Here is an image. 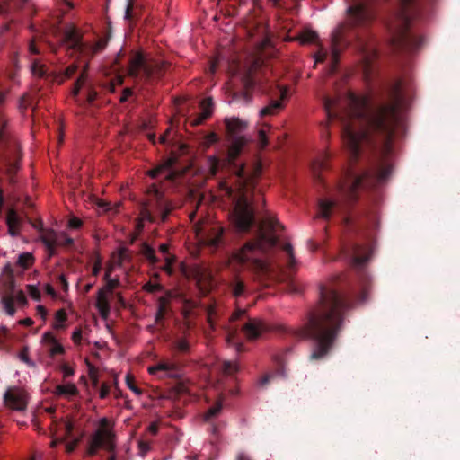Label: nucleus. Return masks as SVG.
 I'll use <instances>...</instances> for the list:
<instances>
[{
  "mask_svg": "<svg viewBox=\"0 0 460 460\" xmlns=\"http://www.w3.org/2000/svg\"><path fill=\"white\" fill-rule=\"evenodd\" d=\"M4 310L5 313L10 315L13 316L15 314L16 309L14 307V297L13 295H4L2 296L1 299Z\"/></svg>",
  "mask_w": 460,
  "mask_h": 460,
  "instance_id": "obj_28",
  "label": "nucleus"
},
{
  "mask_svg": "<svg viewBox=\"0 0 460 460\" xmlns=\"http://www.w3.org/2000/svg\"><path fill=\"white\" fill-rule=\"evenodd\" d=\"M176 261V257L172 254H168L164 257V265L161 267V269L166 272L168 275H172L174 273L173 264Z\"/></svg>",
  "mask_w": 460,
  "mask_h": 460,
  "instance_id": "obj_34",
  "label": "nucleus"
},
{
  "mask_svg": "<svg viewBox=\"0 0 460 460\" xmlns=\"http://www.w3.org/2000/svg\"><path fill=\"white\" fill-rule=\"evenodd\" d=\"M111 274V270L105 273L104 279H107V284L103 288L106 289L108 294H111L113 289L119 285V280L117 279H109Z\"/></svg>",
  "mask_w": 460,
  "mask_h": 460,
  "instance_id": "obj_37",
  "label": "nucleus"
},
{
  "mask_svg": "<svg viewBox=\"0 0 460 460\" xmlns=\"http://www.w3.org/2000/svg\"><path fill=\"white\" fill-rule=\"evenodd\" d=\"M40 239L45 246L58 244L59 234H58L54 230H46L41 234Z\"/></svg>",
  "mask_w": 460,
  "mask_h": 460,
  "instance_id": "obj_23",
  "label": "nucleus"
},
{
  "mask_svg": "<svg viewBox=\"0 0 460 460\" xmlns=\"http://www.w3.org/2000/svg\"><path fill=\"white\" fill-rule=\"evenodd\" d=\"M77 70V66L75 65H70L66 68L62 75H55L54 79L58 80L59 83H62L65 79L70 78Z\"/></svg>",
  "mask_w": 460,
  "mask_h": 460,
  "instance_id": "obj_35",
  "label": "nucleus"
},
{
  "mask_svg": "<svg viewBox=\"0 0 460 460\" xmlns=\"http://www.w3.org/2000/svg\"><path fill=\"white\" fill-rule=\"evenodd\" d=\"M6 94V92H0V107L4 103ZM6 125L7 121L0 111V166L13 178L20 169L22 155L19 144L5 133Z\"/></svg>",
  "mask_w": 460,
  "mask_h": 460,
  "instance_id": "obj_5",
  "label": "nucleus"
},
{
  "mask_svg": "<svg viewBox=\"0 0 460 460\" xmlns=\"http://www.w3.org/2000/svg\"><path fill=\"white\" fill-rule=\"evenodd\" d=\"M83 225V221L75 217H72L68 221V226L72 229H79Z\"/></svg>",
  "mask_w": 460,
  "mask_h": 460,
  "instance_id": "obj_50",
  "label": "nucleus"
},
{
  "mask_svg": "<svg viewBox=\"0 0 460 460\" xmlns=\"http://www.w3.org/2000/svg\"><path fill=\"white\" fill-rule=\"evenodd\" d=\"M108 426L109 420L106 418L100 420L99 429L91 436L88 441L86 448L88 456H96L98 451L103 448L111 454L107 460H116V454L114 453L116 447L115 434Z\"/></svg>",
  "mask_w": 460,
  "mask_h": 460,
  "instance_id": "obj_6",
  "label": "nucleus"
},
{
  "mask_svg": "<svg viewBox=\"0 0 460 460\" xmlns=\"http://www.w3.org/2000/svg\"><path fill=\"white\" fill-rule=\"evenodd\" d=\"M56 323H54V328L61 329L64 328L63 323L66 321L67 315L64 309H59L57 311L55 314Z\"/></svg>",
  "mask_w": 460,
  "mask_h": 460,
  "instance_id": "obj_36",
  "label": "nucleus"
},
{
  "mask_svg": "<svg viewBox=\"0 0 460 460\" xmlns=\"http://www.w3.org/2000/svg\"><path fill=\"white\" fill-rule=\"evenodd\" d=\"M64 427H65V430H66V437H71L72 433H73V430H74L73 423H71L69 421L65 422Z\"/></svg>",
  "mask_w": 460,
  "mask_h": 460,
  "instance_id": "obj_58",
  "label": "nucleus"
},
{
  "mask_svg": "<svg viewBox=\"0 0 460 460\" xmlns=\"http://www.w3.org/2000/svg\"><path fill=\"white\" fill-rule=\"evenodd\" d=\"M243 316H245V310H236L231 315L229 319V324L226 327L227 342L233 345H236L238 351L241 350L243 344L237 341V336L239 334V326L234 324V323Z\"/></svg>",
  "mask_w": 460,
  "mask_h": 460,
  "instance_id": "obj_11",
  "label": "nucleus"
},
{
  "mask_svg": "<svg viewBox=\"0 0 460 460\" xmlns=\"http://www.w3.org/2000/svg\"><path fill=\"white\" fill-rule=\"evenodd\" d=\"M257 226L256 237L246 242L241 248L233 252L230 257L232 265V276L227 281V287L235 298L243 296L247 290L245 280L241 276V271L244 269L250 270L256 279L263 281L275 275L277 270L280 268L279 264H273L270 259H266L267 253L275 248L279 239L273 234L277 227L282 226L275 218H266L262 223L255 222L251 227ZM235 228H237L234 226ZM250 228L249 230H251ZM238 232L239 230L236 229ZM247 231L246 233H249ZM240 233H243L240 231Z\"/></svg>",
  "mask_w": 460,
  "mask_h": 460,
  "instance_id": "obj_4",
  "label": "nucleus"
},
{
  "mask_svg": "<svg viewBox=\"0 0 460 460\" xmlns=\"http://www.w3.org/2000/svg\"><path fill=\"white\" fill-rule=\"evenodd\" d=\"M205 244L217 249L225 243L224 229L219 226H213L204 233L202 237Z\"/></svg>",
  "mask_w": 460,
  "mask_h": 460,
  "instance_id": "obj_12",
  "label": "nucleus"
},
{
  "mask_svg": "<svg viewBox=\"0 0 460 460\" xmlns=\"http://www.w3.org/2000/svg\"><path fill=\"white\" fill-rule=\"evenodd\" d=\"M327 57H328V51L323 46H320L319 50L314 55L315 62L323 63L326 60Z\"/></svg>",
  "mask_w": 460,
  "mask_h": 460,
  "instance_id": "obj_43",
  "label": "nucleus"
},
{
  "mask_svg": "<svg viewBox=\"0 0 460 460\" xmlns=\"http://www.w3.org/2000/svg\"><path fill=\"white\" fill-rule=\"evenodd\" d=\"M223 409L222 402L217 401L215 404L208 409V411L204 414V420L206 421H210L219 415Z\"/></svg>",
  "mask_w": 460,
  "mask_h": 460,
  "instance_id": "obj_29",
  "label": "nucleus"
},
{
  "mask_svg": "<svg viewBox=\"0 0 460 460\" xmlns=\"http://www.w3.org/2000/svg\"><path fill=\"white\" fill-rule=\"evenodd\" d=\"M287 254V267L289 271H295L296 267V260L294 255V250L290 243H286L282 247Z\"/></svg>",
  "mask_w": 460,
  "mask_h": 460,
  "instance_id": "obj_24",
  "label": "nucleus"
},
{
  "mask_svg": "<svg viewBox=\"0 0 460 460\" xmlns=\"http://www.w3.org/2000/svg\"><path fill=\"white\" fill-rule=\"evenodd\" d=\"M222 370L226 375H233L238 371V367L233 362L225 361L222 365Z\"/></svg>",
  "mask_w": 460,
  "mask_h": 460,
  "instance_id": "obj_38",
  "label": "nucleus"
},
{
  "mask_svg": "<svg viewBox=\"0 0 460 460\" xmlns=\"http://www.w3.org/2000/svg\"><path fill=\"white\" fill-rule=\"evenodd\" d=\"M58 244H52L51 246H45L48 251V257L51 258L56 254V248Z\"/></svg>",
  "mask_w": 460,
  "mask_h": 460,
  "instance_id": "obj_62",
  "label": "nucleus"
},
{
  "mask_svg": "<svg viewBox=\"0 0 460 460\" xmlns=\"http://www.w3.org/2000/svg\"><path fill=\"white\" fill-rule=\"evenodd\" d=\"M148 372L152 375H156L160 378L180 377V366L172 361L164 360L160 361L155 366L149 367Z\"/></svg>",
  "mask_w": 460,
  "mask_h": 460,
  "instance_id": "obj_9",
  "label": "nucleus"
},
{
  "mask_svg": "<svg viewBox=\"0 0 460 460\" xmlns=\"http://www.w3.org/2000/svg\"><path fill=\"white\" fill-rule=\"evenodd\" d=\"M340 207V201L322 199L319 200L318 217L329 219L335 209Z\"/></svg>",
  "mask_w": 460,
  "mask_h": 460,
  "instance_id": "obj_18",
  "label": "nucleus"
},
{
  "mask_svg": "<svg viewBox=\"0 0 460 460\" xmlns=\"http://www.w3.org/2000/svg\"><path fill=\"white\" fill-rule=\"evenodd\" d=\"M282 106L283 105L280 101H271L269 105L265 106L261 110L260 115L261 117L274 115L282 108Z\"/></svg>",
  "mask_w": 460,
  "mask_h": 460,
  "instance_id": "obj_26",
  "label": "nucleus"
},
{
  "mask_svg": "<svg viewBox=\"0 0 460 460\" xmlns=\"http://www.w3.org/2000/svg\"><path fill=\"white\" fill-rule=\"evenodd\" d=\"M85 80H86L85 75L84 74H81V75L78 77V79L76 80V82L75 84V89L73 92L74 95H77L79 93L80 89L84 85Z\"/></svg>",
  "mask_w": 460,
  "mask_h": 460,
  "instance_id": "obj_47",
  "label": "nucleus"
},
{
  "mask_svg": "<svg viewBox=\"0 0 460 460\" xmlns=\"http://www.w3.org/2000/svg\"><path fill=\"white\" fill-rule=\"evenodd\" d=\"M388 98L387 102L374 101L369 94L358 95L349 92L343 101L340 97L324 99L329 121L341 123L342 141L349 151L350 163L358 159L363 144H374V137L380 138L379 156L369 168L361 173L353 168L346 172L345 180L340 185L341 196L346 202H354L360 190L375 189L385 183L393 172V138L395 129L403 127L402 80L391 85Z\"/></svg>",
  "mask_w": 460,
  "mask_h": 460,
  "instance_id": "obj_1",
  "label": "nucleus"
},
{
  "mask_svg": "<svg viewBox=\"0 0 460 460\" xmlns=\"http://www.w3.org/2000/svg\"><path fill=\"white\" fill-rule=\"evenodd\" d=\"M7 226H19L20 219L15 211L11 210L7 215Z\"/></svg>",
  "mask_w": 460,
  "mask_h": 460,
  "instance_id": "obj_39",
  "label": "nucleus"
},
{
  "mask_svg": "<svg viewBox=\"0 0 460 460\" xmlns=\"http://www.w3.org/2000/svg\"><path fill=\"white\" fill-rule=\"evenodd\" d=\"M293 40H298L301 44H311V43H317L318 40V34L316 31L305 29L299 32L298 35H296L295 38L292 39Z\"/></svg>",
  "mask_w": 460,
  "mask_h": 460,
  "instance_id": "obj_21",
  "label": "nucleus"
},
{
  "mask_svg": "<svg viewBox=\"0 0 460 460\" xmlns=\"http://www.w3.org/2000/svg\"><path fill=\"white\" fill-rule=\"evenodd\" d=\"M64 40L69 48L79 52H84V45L82 41L81 35L75 28H69L65 31Z\"/></svg>",
  "mask_w": 460,
  "mask_h": 460,
  "instance_id": "obj_15",
  "label": "nucleus"
},
{
  "mask_svg": "<svg viewBox=\"0 0 460 460\" xmlns=\"http://www.w3.org/2000/svg\"><path fill=\"white\" fill-rule=\"evenodd\" d=\"M327 159L328 156L326 155L319 160L314 161L312 165L313 172L314 176L317 177L319 180H321V171L328 169Z\"/></svg>",
  "mask_w": 460,
  "mask_h": 460,
  "instance_id": "obj_32",
  "label": "nucleus"
},
{
  "mask_svg": "<svg viewBox=\"0 0 460 460\" xmlns=\"http://www.w3.org/2000/svg\"><path fill=\"white\" fill-rule=\"evenodd\" d=\"M54 394L58 396L71 397L78 394V389L73 383H67L65 385H58L55 387Z\"/></svg>",
  "mask_w": 460,
  "mask_h": 460,
  "instance_id": "obj_20",
  "label": "nucleus"
},
{
  "mask_svg": "<svg viewBox=\"0 0 460 460\" xmlns=\"http://www.w3.org/2000/svg\"><path fill=\"white\" fill-rule=\"evenodd\" d=\"M109 394H110V387L107 384L103 383L101 386L100 393H99L100 398L105 399L109 395Z\"/></svg>",
  "mask_w": 460,
  "mask_h": 460,
  "instance_id": "obj_55",
  "label": "nucleus"
},
{
  "mask_svg": "<svg viewBox=\"0 0 460 460\" xmlns=\"http://www.w3.org/2000/svg\"><path fill=\"white\" fill-rule=\"evenodd\" d=\"M128 75L136 80L149 81L162 75V67L147 62L141 53H137L128 60Z\"/></svg>",
  "mask_w": 460,
  "mask_h": 460,
  "instance_id": "obj_8",
  "label": "nucleus"
},
{
  "mask_svg": "<svg viewBox=\"0 0 460 460\" xmlns=\"http://www.w3.org/2000/svg\"><path fill=\"white\" fill-rule=\"evenodd\" d=\"M144 289L147 292L154 293L160 291L162 289V286L160 284L147 282L145 284Z\"/></svg>",
  "mask_w": 460,
  "mask_h": 460,
  "instance_id": "obj_48",
  "label": "nucleus"
},
{
  "mask_svg": "<svg viewBox=\"0 0 460 460\" xmlns=\"http://www.w3.org/2000/svg\"><path fill=\"white\" fill-rule=\"evenodd\" d=\"M147 194L151 209L145 208L142 210L143 219L155 223L159 218L160 223L165 222L172 208L164 199L163 192L155 184H152L147 190Z\"/></svg>",
  "mask_w": 460,
  "mask_h": 460,
  "instance_id": "obj_7",
  "label": "nucleus"
},
{
  "mask_svg": "<svg viewBox=\"0 0 460 460\" xmlns=\"http://www.w3.org/2000/svg\"><path fill=\"white\" fill-rule=\"evenodd\" d=\"M31 73L33 75L38 76L40 78H44L49 76L48 69L45 65L40 64L38 59H34L31 64Z\"/></svg>",
  "mask_w": 460,
  "mask_h": 460,
  "instance_id": "obj_30",
  "label": "nucleus"
},
{
  "mask_svg": "<svg viewBox=\"0 0 460 460\" xmlns=\"http://www.w3.org/2000/svg\"><path fill=\"white\" fill-rule=\"evenodd\" d=\"M219 140V137L217 133L210 132L208 135L205 136L204 142L205 145L208 147L213 144L217 143Z\"/></svg>",
  "mask_w": 460,
  "mask_h": 460,
  "instance_id": "obj_44",
  "label": "nucleus"
},
{
  "mask_svg": "<svg viewBox=\"0 0 460 460\" xmlns=\"http://www.w3.org/2000/svg\"><path fill=\"white\" fill-rule=\"evenodd\" d=\"M41 341L47 346L48 353L51 358L65 353L64 347L58 341L52 332H45L42 335Z\"/></svg>",
  "mask_w": 460,
  "mask_h": 460,
  "instance_id": "obj_14",
  "label": "nucleus"
},
{
  "mask_svg": "<svg viewBox=\"0 0 460 460\" xmlns=\"http://www.w3.org/2000/svg\"><path fill=\"white\" fill-rule=\"evenodd\" d=\"M214 103L211 97L203 99L200 102L201 112L191 121L193 126L202 124L213 113Z\"/></svg>",
  "mask_w": 460,
  "mask_h": 460,
  "instance_id": "obj_17",
  "label": "nucleus"
},
{
  "mask_svg": "<svg viewBox=\"0 0 460 460\" xmlns=\"http://www.w3.org/2000/svg\"><path fill=\"white\" fill-rule=\"evenodd\" d=\"M34 262V257L31 252H22L19 255L17 265L23 270H28Z\"/></svg>",
  "mask_w": 460,
  "mask_h": 460,
  "instance_id": "obj_31",
  "label": "nucleus"
},
{
  "mask_svg": "<svg viewBox=\"0 0 460 460\" xmlns=\"http://www.w3.org/2000/svg\"><path fill=\"white\" fill-rule=\"evenodd\" d=\"M97 97V92L93 89H89L87 93V102L93 104Z\"/></svg>",
  "mask_w": 460,
  "mask_h": 460,
  "instance_id": "obj_56",
  "label": "nucleus"
},
{
  "mask_svg": "<svg viewBox=\"0 0 460 460\" xmlns=\"http://www.w3.org/2000/svg\"><path fill=\"white\" fill-rule=\"evenodd\" d=\"M241 331L249 341H255L259 339L263 332L268 331V326L260 319L248 318L247 322L242 325Z\"/></svg>",
  "mask_w": 460,
  "mask_h": 460,
  "instance_id": "obj_10",
  "label": "nucleus"
},
{
  "mask_svg": "<svg viewBox=\"0 0 460 460\" xmlns=\"http://www.w3.org/2000/svg\"><path fill=\"white\" fill-rule=\"evenodd\" d=\"M133 94V91L131 88H124L122 92V95L119 98L120 102H125L128 101V99Z\"/></svg>",
  "mask_w": 460,
  "mask_h": 460,
  "instance_id": "obj_54",
  "label": "nucleus"
},
{
  "mask_svg": "<svg viewBox=\"0 0 460 460\" xmlns=\"http://www.w3.org/2000/svg\"><path fill=\"white\" fill-rule=\"evenodd\" d=\"M172 349L178 354H187L190 349V345L186 338H177L172 342Z\"/></svg>",
  "mask_w": 460,
  "mask_h": 460,
  "instance_id": "obj_22",
  "label": "nucleus"
},
{
  "mask_svg": "<svg viewBox=\"0 0 460 460\" xmlns=\"http://www.w3.org/2000/svg\"><path fill=\"white\" fill-rule=\"evenodd\" d=\"M79 438H75L73 439L71 442H68L66 444V450L67 453H72L75 451V449L76 448L78 443H79Z\"/></svg>",
  "mask_w": 460,
  "mask_h": 460,
  "instance_id": "obj_53",
  "label": "nucleus"
},
{
  "mask_svg": "<svg viewBox=\"0 0 460 460\" xmlns=\"http://www.w3.org/2000/svg\"><path fill=\"white\" fill-rule=\"evenodd\" d=\"M27 290L30 296L35 301H40L41 295L39 288L33 285H27Z\"/></svg>",
  "mask_w": 460,
  "mask_h": 460,
  "instance_id": "obj_40",
  "label": "nucleus"
},
{
  "mask_svg": "<svg viewBox=\"0 0 460 460\" xmlns=\"http://www.w3.org/2000/svg\"><path fill=\"white\" fill-rule=\"evenodd\" d=\"M29 51L31 54H33V55H37L39 54V49L35 44V40H31L30 44H29Z\"/></svg>",
  "mask_w": 460,
  "mask_h": 460,
  "instance_id": "obj_60",
  "label": "nucleus"
},
{
  "mask_svg": "<svg viewBox=\"0 0 460 460\" xmlns=\"http://www.w3.org/2000/svg\"><path fill=\"white\" fill-rule=\"evenodd\" d=\"M124 18L127 21H130L134 18L133 1L132 0H127V6H126V10H125Z\"/></svg>",
  "mask_w": 460,
  "mask_h": 460,
  "instance_id": "obj_46",
  "label": "nucleus"
},
{
  "mask_svg": "<svg viewBox=\"0 0 460 460\" xmlns=\"http://www.w3.org/2000/svg\"><path fill=\"white\" fill-rule=\"evenodd\" d=\"M37 315L40 316L43 320L46 319L47 316V309L43 305H38L37 308Z\"/></svg>",
  "mask_w": 460,
  "mask_h": 460,
  "instance_id": "obj_59",
  "label": "nucleus"
},
{
  "mask_svg": "<svg viewBox=\"0 0 460 460\" xmlns=\"http://www.w3.org/2000/svg\"><path fill=\"white\" fill-rule=\"evenodd\" d=\"M126 383H127V385L128 387L133 392L135 393L137 395H140L142 394V390L140 388H138L135 383H134V378L133 376H131L130 375H128L127 377H126Z\"/></svg>",
  "mask_w": 460,
  "mask_h": 460,
  "instance_id": "obj_42",
  "label": "nucleus"
},
{
  "mask_svg": "<svg viewBox=\"0 0 460 460\" xmlns=\"http://www.w3.org/2000/svg\"><path fill=\"white\" fill-rule=\"evenodd\" d=\"M343 253L357 270L358 287L343 275L320 287V305L309 313L306 323L298 331L299 336L313 341L311 361L323 360L330 354L343 327L346 313L368 299L369 279L362 271L370 257L368 245L350 243L343 248Z\"/></svg>",
  "mask_w": 460,
  "mask_h": 460,
  "instance_id": "obj_2",
  "label": "nucleus"
},
{
  "mask_svg": "<svg viewBox=\"0 0 460 460\" xmlns=\"http://www.w3.org/2000/svg\"><path fill=\"white\" fill-rule=\"evenodd\" d=\"M167 312L166 300L164 298L159 299L158 309L155 314V323L161 324Z\"/></svg>",
  "mask_w": 460,
  "mask_h": 460,
  "instance_id": "obj_33",
  "label": "nucleus"
},
{
  "mask_svg": "<svg viewBox=\"0 0 460 460\" xmlns=\"http://www.w3.org/2000/svg\"><path fill=\"white\" fill-rule=\"evenodd\" d=\"M74 244V239L66 235L65 233L59 234V242L58 246L69 247Z\"/></svg>",
  "mask_w": 460,
  "mask_h": 460,
  "instance_id": "obj_41",
  "label": "nucleus"
},
{
  "mask_svg": "<svg viewBox=\"0 0 460 460\" xmlns=\"http://www.w3.org/2000/svg\"><path fill=\"white\" fill-rule=\"evenodd\" d=\"M259 145L261 148H265L268 145L267 134L263 129H261L258 134Z\"/></svg>",
  "mask_w": 460,
  "mask_h": 460,
  "instance_id": "obj_49",
  "label": "nucleus"
},
{
  "mask_svg": "<svg viewBox=\"0 0 460 460\" xmlns=\"http://www.w3.org/2000/svg\"><path fill=\"white\" fill-rule=\"evenodd\" d=\"M207 313V320L208 323L212 330L216 327V322L219 315V309L217 308V305H209L206 308Z\"/></svg>",
  "mask_w": 460,
  "mask_h": 460,
  "instance_id": "obj_27",
  "label": "nucleus"
},
{
  "mask_svg": "<svg viewBox=\"0 0 460 460\" xmlns=\"http://www.w3.org/2000/svg\"><path fill=\"white\" fill-rule=\"evenodd\" d=\"M173 164H174L173 159H167L162 164L150 170L148 172V174L153 179H155V178L159 177L160 175H164V179L173 180L174 172L172 170Z\"/></svg>",
  "mask_w": 460,
  "mask_h": 460,
  "instance_id": "obj_16",
  "label": "nucleus"
},
{
  "mask_svg": "<svg viewBox=\"0 0 460 460\" xmlns=\"http://www.w3.org/2000/svg\"><path fill=\"white\" fill-rule=\"evenodd\" d=\"M58 279H59V282H60V284L62 286V288L64 290H67L68 289V282H67L66 277L64 275H60L58 277Z\"/></svg>",
  "mask_w": 460,
  "mask_h": 460,
  "instance_id": "obj_64",
  "label": "nucleus"
},
{
  "mask_svg": "<svg viewBox=\"0 0 460 460\" xmlns=\"http://www.w3.org/2000/svg\"><path fill=\"white\" fill-rule=\"evenodd\" d=\"M72 340L75 344H80L82 341V332L81 330H76L73 332Z\"/></svg>",
  "mask_w": 460,
  "mask_h": 460,
  "instance_id": "obj_57",
  "label": "nucleus"
},
{
  "mask_svg": "<svg viewBox=\"0 0 460 460\" xmlns=\"http://www.w3.org/2000/svg\"><path fill=\"white\" fill-rule=\"evenodd\" d=\"M105 288H101L97 294L96 307L102 318H107L111 312V305Z\"/></svg>",
  "mask_w": 460,
  "mask_h": 460,
  "instance_id": "obj_19",
  "label": "nucleus"
},
{
  "mask_svg": "<svg viewBox=\"0 0 460 460\" xmlns=\"http://www.w3.org/2000/svg\"><path fill=\"white\" fill-rule=\"evenodd\" d=\"M61 370L63 372L64 378L70 377L75 374L74 369L67 366L66 364L62 365Z\"/></svg>",
  "mask_w": 460,
  "mask_h": 460,
  "instance_id": "obj_51",
  "label": "nucleus"
},
{
  "mask_svg": "<svg viewBox=\"0 0 460 460\" xmlns=\"http://www.w3.org/2000/svg\"><path fill=\"white\" fill-rule=\"evenodd\" d=\"M141 253L152 265H155L160 261L155 255V250L146 243H142Z\"/></svg>",
  "mask_w": 460,
  "mask_h": 460,
  "instance_id": "obj_25",
  "label": "nucleus"
},
{
  "mask_svg": "<svg viewBox=\"0 0 460 460\" xmlns=\"http://www.w3.org/2000/svg\"><path fill=\"white\" fill-rule=\"evenodd\" d=\"M224 122L230 143L226 157L222 161L215 155L209 156L208 159L209 171L212 175H216L222 164H227L232 170L235 177V187L229 185L226 181H220L218 196L226 205L229 206L233 225L239 231L247 232L255 223L251 194L256 179L261 174L262 165L256 163L251 167H247L245 164L237 161L250 141V138L243 134L246 130L248 123L238 118H226Z\"/></svg>",
  "mask_w": 460,
  "mask_h": 460,
  "instance_id": "obj_3",
  "label": "nucleus"
},
{
  "mask_svg": "<svg viewBox=\"0 0 460 460\" xmlns=\"http://www.w3.org/2000/svg\"><path fill=\"white\" fill-rule=\"evenodd\" d=\"M14 297V303L17 302L20 305L25 306L28 304V300L23 291L19 290L16 292Z\"/></svg>",
  "mask_w": 460,
  "mask_h": 460,
  "instance_id": "obj_45",
  "label": "nucleus"
},
{
  "mask_svg": "<svg viewBox=\"0 0 460 460\" xmlns=\"http://www.w3.org/2000/svg\"><path fill=\"white\" fill-rule=\"evenodd\" d=\"M87 364H88V368H89V371H88L89 376L93 379V383L97 384V382H98L97 369L95 368V367L93 365L90 364L89 362Z\"/></svg>",
  "mask_w": 460,
  "mask_h": 460,
  "instance_id": "obj_52",
  "label": "nucleus"
},
{
  "mask_svg": "<svg viewBox=\"0 0 460 460\" xmlns=\"http://www.w3.org/2000/svg\"><path fill=\"white\" fill-rule=\"evenodd\" d=\"M272 376H272V375H270V374H266V375H264V376L260 379V381H259L260 385H261V386L266 385L270 381V379L272 378Z\"/></svg>",
  "mask_w": 460,
  "mask_h": 460,
  "instance_id": "obj_61",
  "label": "nucleus"
},
{
  "mask_svg": "<svg viewBox=\"0 0 460 460\" xmlns=\"http://www.w3.org/2000/svg\"><path fill=\"white\" fill-rule=\"evenodd\" d=\"M4 402L13 410L22 411L26 408L23 394L17 389H8L4 396Z\"/></svg>",
  "mask_w": 460,
  "mask_h": 460,
  "instance_id": "obj_13",
  "label": "nucleus"
},
{
  "mask_svg": "<svg viewBox=\"0 0 460 460\" xmlns=\"http://www.w3.org/2000/svg\"><path fill=\"white\" fill-rule=\"evenodd\" d=\"M101 269H102V263H101V261H98L94 263V265L93 267V272H92L93 275L97 276L100 273Z\"/></svg>",
  "mask_w": 460,
  "mask_h": 460,
  "instance_id": "obj_63",
  "label": "nucleus"
}]
</instances>
